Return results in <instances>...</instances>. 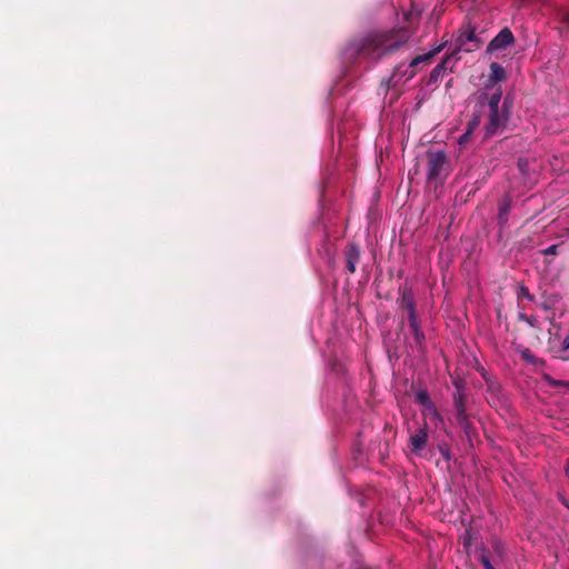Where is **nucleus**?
Instances as JSON below:
<instances>
[{
  "instance_id": "9",
  "label": "nucleus",
  "mask_w": 569,
  "mask_h": 569,
  "mask_svg": "<svg viewBox=\"0 0 569 569\" xmlns=\"http://www.w3.org/2000/svg\"><path fill=\"white\" fill-rule=\"evenodd\" d=\"M515 42L513 33L509 28H503L487 46V52L492 53L507 49Z\"/></svg>"
},
{
  "instance_id": "27",
  "label": "nucleus",
  "mask_w": 569,
  "mask_h": 569,
  "mask_svg": "<svg viewBox=\"0 0 569 569\" xmlns=\"http://www.w3.org/2000/svg\"><path fill=\"white\" fill-rule=\"evenodd\" d=\"M478 371L480 372L481 377L485 379L486 382H488V380H491L493 379V377L491 375H489L485 368H479Z\"/></svg>"
},
{
  "instance_id": "16",
  "label": "nucleus",
  "mask_w": 569,
  "mask_h": 569,
  "mask_svg": "<svg viewBox=\"0 0 569 569\" xmlns=\"http://www.w3.org/2000/svg\"><path fill=\"white\" fill-rule=\"evenodd\" d=\"M501 98H502V92L500 89H498L490 97H488V94L483 92L479 96V103L483 104L486 101H488L489 109H501V107H500Z\"/></svg>"
},
{
  "instance_id": "24",
  "label": "nucleus",
  "mask_w": 569,
  "mask_h": 569,
  "mask_svg": "<svg viewBox=\"0 0 569 569\" xmlns=\"http://www.w3.org/2000/svg\"><path fill=\"white\" fill-rule=\"evenodd\" d=\"M439 451L445 460L449 461L451 459L449 448L446 445L439 446Z\"/></svg>"
},
{
  "instance_id": "12",
  "label": "nucleus",
  "mask_w": 569,
  "mask_h": 569,
  "mask_svg": "<svg viewBox=\"0 0 569 569\" xmlns=\"http://www.w3.org/2000/svg\"><path fill=\"white\" fill-rule=\"evenodd\" d=\"M451 56L447 54L442 61L437 64L430 72L428 78V86L437 84L447 71V63L451 60Z\"/></svg>"
},
{
  "instance_id": "21",
  "label": "nucleus",
  "mask_w": 569,
  "mask_h": 569,
  "mask_svg": "<svg viewBox=\"0 0 569 569\" xmlns=\"http://www.w3.org/2000/svg\"><path fill=\"white\" fill-rule=\"evenodd\" d=\"M518 319L528 323L530 327L537 326V318L533 316H527L526 313H519Z\"/></svg>"
},
{
  "instance_id": "30",
  "label": "nucleus",
  "mask_w": 569,
  "mask_h": 569,
  "mask_svg": "<svg viewBox=\"0 0 569 569\" xmlns=\"http://www.w3.org/2000/svg\"><path fill=\"white\" fill-rule=\"evenodd\" d=\"M467 430H468V432H467V437H469V438H470V437H471V432H470V431H473L475 429H467Z\"/></svg>"
},
{
  "instance_id": "13",
  "label": "nucleus",
  "mask_w": 569,
  "mask_h": 569,
  "mask_svg": "<svg viewBox=\"0 0 569 569\" xmlns=\"http://www.w3.org/2000/svg\"><path fill=\"white\" fill-rule=\"evenodd\" d=\"M510 208H511V199L509 197L503 198L499 202V212L497 216V222H498L500 229H502L508 222V214H509Z\"/></svg>"
},
{
  "instance_id": "23",
  "label": "nucleus",
  "mask_w": 569,
  "mask_h": 569,
  "mask_svg": "<svg viewBox=\"0 0 569 569\" xmlns=\"http://www.w3.org/2000/svg\"><path fill=\"white\" fill-rule=\"evenodd\" d=\"M518 168L521 171V173L526 174L527 170L529 168V161L527 159H519L518 160Z\"/></svg>"
},
{
  "instance_id": "25",
  "label": "nucleus",
  "mask_w": 569,
  "mask_h": 569,
  "mask_svg": "<svg viewBox=\"0 0 569 569\" xmlns=\"http://www.w3.org/2000/svg\"><path fill=\"white\" fill-rule=\"evenodd\" d=\"M560 20L563 26L569 29V11H563L560 13Z\"/></svg>"
},
{
  "instance_id": "11",
  "label": "nucleus",
  "mask_w": 569,
  "mask_h": 569,
  "mask_svg": "<svg viewBox=\"0 0 569 569\" xmlns=\"http://www.w3.org/2000/svg\"><path fill=\"white\" fill-rule=\"evenodd\" d=\"M428 440L427 429H419L416 435L410 436V450L411 452L419 455L426 447Z\"/></svg>"
},
{
  "instance_id": "8",
  "label": "nucleus",
  "mask_w": 569,
  "mask_h": 569,
  "mask_svg": "<svg viewBox=\"0 0 569 569\" xmlns=\"http://www.w3.org/2000/svg\"><path fill=\"white\" fill-rule=\"evenodd\" d=\"M487 385V400L492 407H505L507 405V398L501 388V385L497 379H491L486 382Z\"/></svg>"
},
{
  "instance_id": "28",
  "label": "nucleus",
  "mask_w": 569,
  "mask_h": 569,
  "mask_svg": "<svg viewBox=\"0 0 569 569\" xmlns=\"http://www.w3.org/2000/svg\"><path fill=\"white\" fill-rule=\"evenodd\" d=\"M563 349H569V335L565 337L562 341Z\"/></svg>"
},
{
  "instance_id": "7",
  "label": "nucleus",
  "mask_w": 569,
  "mask_h": 569,
  "mask_svg": "<svg viewBox=\"0 0 569 569\" xmlns=\"http://www.w3.org/2000/svg\"><path fill=\"white\" fill-rule=\"evenodd\" d=\"M413 402L421 407L422 415L425 417L423 427H428L429 425H438L440 421V416L429 396V392L426 389H419L415 392Z\"/></svg>"
},
{
  "instance_id": "22",
  "label": "nucleus",
  "mask_w": 569,
  "mask_h": 569,
  "mask_svg": "<svg viewBox=\"0 0 569 569\" xmlns=\"http://www.w3.org/2000/svg\"><path fill=\"white\" fill-rule=\"evenodd\" d=\"M471 134H472V132H469L468 130H466V132L459 137L458 144L460 147H463L465 144H467L470 141Z\"/></svg>"
},
{
  "instance_id": "17",
  "label": "nucleus",
  "mask_w": 569,
  "mask_h": 569,
  "mask_svg": "<svg viewBox=\"0 0 569 569\" xmlns=\"http://www.w3.org/2000/svg\"><path fill=\"white\" fill-rule=\"evenodd\" d=\"M506 79L505 68L498 62H492L490 64V74L489 80L493 83L501 82Z\"/></svg>"
},
{
  "instance_id": "14",
  "label": "nucleus",
  "mask_w": 569,
  "mask_h": 569,
  "mask_svg": "<svg viewBox=\"0 0 569 569\" xmlns=\"http://www.w3.org/2000/svg\"><path fill=\"white\" fill-rule=\"evenodd\" d=\"M443 48V44L439 46L438 48L429 51L428 53H425V54H419L417 57H415L410 63L407 66V69H411V70H416L417 71V67L422 63V62H427L429 60H431L437 53H439Z\"/></svg>"
},
{
  "instance_id": "1",
  "label": "nucleus",
  "mask_w": 569,
  "mask_h": 569,
  "mask_svg": "<svg viewBox=\"0 0 569 569\" xmlns=\"http://www.w3.org/2000/svg\"><path fill=\"white\" fill-rule=\"evenodd\" d=\"M421 13L422 10L412 2L411 9L403 13L402 26L355 38L347 48L348 53L352 57L379 59L396 51L410 39L419 24Z\"/></svg>"
},
{
  "instance_id": "26",
  "label": "nucleus",
  "mask_w": 569,
  "mask_h": 569,
  "mask_svg": "<svg viewBox=\"0 0 569 569\" xmlns=\"http://www.w3.org/2000/svg\"><path fill=\"white\" fill-rule=\"evenodd\" d=\"M546 256L557 254L558 253V244H551L547 249L543 250Z\"/></svg>"
},
{
  "instance_id": "5",
  "label": "nucleus",
  "mask_w": 569,
  "mask_h": 569,
  "mask_svg": "<svg viewBox=\"0 0 569 569\" xmlns=\"http://www.w3.org/2000/svg\"><path fill=\"white\" fill-rule=\"evenodd\" d=\"M512 101L506 97L501 109H489V119L485 124L486 137H492L506 129L511 113Z\"/></svg>"
},
{
  "instance_id": "6",
  "label": "nucleus",
  "mask_w": 569,
  "mask_h": 569,
  "mask_svg": "<svg viewBox=\"0 0 569 569\" xmlns=\"http://www.w3.org/2000/svg\"><path fill=\"white\" fill-rule=\"evenodd\" d=\"M479 46L480 41L476 36V27H473L470 22H467L460 29L459 36L456 40V47L450 56L455 58L460 51L472 52L473 50L478 49Z\"/></svg>"
},
{
  "instance_id": "3",
  "label": "nucleus",
  "mask_w": 569,
  "mask_h": 569,
  "mask_svg": "<svg viewBox=\"0 0 569 569\" xmlns=\"http://www.w3.org/2000/svg\"><path fill=\"white\" fill-rule=\"evenodd\" d=\"M455 391L452 392V415L460 427H471L472 421L468 413L467 401L469 391L462 379L453 380Z\"/></svg>"
},
{
  "instance_id": "2",
  "label": "nucleus",
  "mask_w": 569,
  "mask_h": 569,
  "mask_svg": "<svg viewBox=\"0 0 569 569\" xmlns=\"http://www.w3.org/2000/svg\"><path fill=\"white\" fill-rule=\"evenodd\" d=\"M398 307L407 313V319L415 343L420 352L425 351L426 335L421 329V323L417 313V302L413 292L407 284L399 287Z\"/></svg>"
},
{
  "instance_id": "20",
  "label": "nucleus",
  "mask_w": 569,
  "mask_h": 569,
  "mask_svg": "<svg viewBox=\"0 0 569 569\" xmlns=\"http://www.w3.org/2000/svg\"><path fill=\"white\" fill-rule=\"evenodd\" d=\"M518 298H519V299L523 298V299H527V300H529V301H532V300L535 299L533 295H531V293L529 292V289H528V287H526V286H520V287H519V290H518Z\"/></svg>"
},
{
  "instance_id": "19",
  "label": "nucleus",
  "mask_w": 569,
  "mask_h": 569,
  "mask_svg": "<svg viewBox=\"0 0 569 569\" xmlns=\"http://www.w3.org/2000/svg\"><path fill=\"white\" fill-rule=\"evenodd\" d=\"M479 559L485 569H495L486 550L481 551Z\"/></svg>"
},
{
  "instance_id": "18",
  "label": "nucleus",
  "mask_w": 569,
  "mask_h": 569,
  "mask_svg": "<svg viewBox=\"0 0 569 569\" xmlns=\"http://www.w3.org/2000/svg\"><path fill=\"white\" fill-rule=\"evenodd\" d=\"M481 122L480 112H473L471 119L467 123V129L469 132H472L479 127Z\"/></svg>"
},
{
  "instance_id": "31",
  "label": "nucleus",
  "mask_w": 569,
  "mask_h": 569,
  "mask_svg": "<svg viewBox=\"0 0 569 569\" xmlns=\"http://www.w3.org/2000/svg\"><path fill=\"white\" fill-rule=\"evenodd\" d=\"M566 473L569 477V466L566 468Z\"/></svg>"
},
{
  "instance_id": "29",
  "label": "nucleus",
  "mask_w": 569,
  "mask_h": 569,
  "mask_svg": "<svg viewBox=\"0 0 569 569\" xmlns=\"http://www.w3.org/2000/svg\"><path fill=\"white\" fill-rule=\"evenodd\" d=\"M553 385L556 386H565L569 388V380L568 381H553Z\"/></svg>"
},
{
  "instance_id": "4",
  "label": "nucleus",
  "mask_w": 569,
  "mask_h": 569,
  "mask_svg": "<svg viewBox=\"0 0 569 569\" xmlns=\"http://www.w3.org/2000/svg\"><path fill=\"white\" fill-rule=\"evenodd\" d=\"M450 161L443 150H429L427 152V179L436 181L449 176Z\"/></svg>"
},
{
  "instance_id": "10",
  "label": "nucleus",
  "mask_w": 569,
  "mask_h": 569,
  "mask_svg": "<svg viewBox=\"0 0 569 569\" xmlns=\"http://www.w3.org/2000/svg\"><path fill=\"white\" fill-rule=\"evenodd\" d=\"M360 248L356 243H349L345 251L346 267L350 273L356 272L358 262L360 261Z\"/></svg>"
},
{
  "instance_id": "15",
  "label": "nucleus",
  "mask_w": 569,
  "mask_h": 569,
  "mask_svg": "<svg viewBox=\"0 0 569 569\" xmlns=\"http://www.w3.org/2000/svg\"><path fill=\"white\" fill-rule=\"evenodd\" d=\"M407 66L406 63H399L395 70H393V73L391 76V78L389 79L390 82H397L398 79H401V78H406L407 80L413 78L416 76V70H411V69H407Z\"/></svg>"
}]
</instances>
